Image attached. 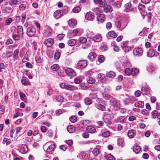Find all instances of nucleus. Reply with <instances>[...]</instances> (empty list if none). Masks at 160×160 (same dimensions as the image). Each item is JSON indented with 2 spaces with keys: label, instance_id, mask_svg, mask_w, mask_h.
<instances>
[{
  "label": "nucleus",
  "instance_id": "4",
  "mask_svg": "<svg viewBox=\"0 0 160 160\" xmlns=\"http://www.w3.org/2000/svg\"><path fill=\"white\" fill-rule=\"evenodd\" d=\"M87 65V62L86 60H80L78 63V67L80 68H83Z\"/></svg>",
  "mask_w": 160,
  "mask_h": 160
},
{
  "label": "nucleus",
  "instance_id": "55",
  "mask_svg": "<svg viewBox=\"0 0 160 160\" xmlns=\"http://www.w3.org/2000/svg\"><path fill=\"white\" fill-rule=\"evenodd\" d=\"M96 14H98L101 11L100 9L99 8H94L92 9Z\"/></svg>",
  "mask_w": 160,
  "mask_h": 160
},
{
  "label": "nucleus",
  "instance_id": "1",
  "mask_svg": "<svg viewBox=\"0 0 160 160\" xmlns=\"http://www.w3.org/2000/svg\"><path fill=\"white\" fill-rule=\"evenodd\" d=\"M36 32V29L33 27L31 26L27 28L26 33L28 36L31 37L34 35Z\"/></svg>",
  "mask_w": 160,
  "mask_h": 160
},
{
  "label": "nucleus",
  "instance_id": "2",
  "mask_svg": "<svg viewBox=\"0 0 160 160\" xmlns=\"http://www.w3.org/2000/svg\"><path fill=\"white\" fill-rule=\"evenodd\" d=\"M67 74L69 77L72 78L74 77L76 75V73L71 68H68L65 70Z\"/></svg>",
  "mask_w": 160,
  "mask_h": 160
},
{
  "label": "nucleus",
  "instance_id": "15",
  "mask_svg": "<svg viewBox=\"0 0 160 160\" xmlns=\"http://www.w3.org/2000/svg\"><path fill=\"white\" fill-rule=\"evenodd\" d=\"M17 32L21 36H22L23 35V28L22 26H19L17 27Z\"/></svg>",
  "mask_w": 160,
  "mask_h": 160
},
{
  "label": "nucleus",
  "instance_id": "60",
  "mask_svg": "<svg viewBox=\"0 0 160 160\" xmlns=\"http://www.w3.org/2000/svg\"><path fill=\"white\" fill-rule=\"evenodd\" d=\"M138 8L140 11H142V10L144 9L145 6L142 4H139L138 6Z\"/></svg>",
  "mask_w": 160,
  "mask_h": 160
},
{
  "label": "nucleus",
  "instance_id": "14",
  "mask_svg": "<svg viewBox=\"0 0 160 160\" xmlns=\"http://www.w3.org/2000/svg\"><path fill=\"white\" fill-rule=\"evenodd\" d=\"M87 131L91 133H94L96 131L95 128L92 126H88L86 128Z\"/></svg>",
  "mask_w": 160,
  "mask_h": 160
},
{
  "label": "nucleus",
  "instance_id": "43",
  "mask_svg": "<svg viewBox=\"0 0 160 160\" xmlns=\"http://www.w3.org/2000/svg\"><path fill=\"white\" fill-rule=\"evenodd\" d=\"M69 120L71 122H75L77 121V117L74 116H72L70 117Z\"/></svg>",
  "mask_w": 160,
  "mask_h": 160
},
{
  "label": "nucleus",
  "instance_id": "50",
  "mask_svg": "<svg viewBox=\"0 0 160 160\" xmlns=\"http://www.w3.org/2000/svg\"><path fill=\"white\" fill-rule=\"evenodd\" d=\"M103 97L105 98V99H107L111 97V96L108 93L106 92H104L102 94Z\"/></svg>",
  "mask_w": 160,
  "mask_h": 160
},
{
  "label": "nucleus",
  "instance_id": "49",
  "mask_svg": "<svg viewBox=\"0 0 160 160\" xmlns=\"http://www.w3.org/2000/svg\"><path fill=\"white\" fill-rule=\"evenodd\" d=\"M143 93L145 94L148 92V88L147 87H143L141 89Z\"/></svg>",
  "mask_w": 160,
  "mask_h": 160
},
{
  "label": "nucleus",
  "instance_id": "32",
  "mask_svg": "<svg viewBox=\"0 0 160 160\" xmlns=\"http://www.w3.org/2000/svg\"><path fill=\"white\" fill-rule=\"evenodd\" d=\"M132 73L131 74L133 76H135L138 73L139 70L136 68H133L131 69Z\"/></svg>",
  "mask_w": 160,
  "mask_h": 160
},
{
  "label": "nucleus",
  "instance_id": "45",
  "mask_svg": "<svg viewBox=\"0 0 160 160\" xmlns=\"http://www.w3.org/2000/svg\"><path fill=\"white\" fill-rule=\"evenodd\" d=\"M18 50H16L13 53V58L14 59H17L18 58Z\"/></svg>",
  "mask_w": 160,
  "mask_h": 160
},
{
  "label": "nucleus",
  "instance_id": "44",
  "mask_svg": "<svg viewBox=\"0 0 160 160\" xmlns=\"http://www.w3.org/2000/svg\"><path fill=\"white\" fill-rule=\"evenodd\" d=\"M158 114V112L156 110L153 111L151 113V117L153 119L156 118Z\"/></svg>",
  "mask_w": 160,
  "mask_h": 160
},
{
  "label": "nucleus",
  "instance_id": "33",
  "mask_svg": "<svg viewBox=\"0 0 160 160\" xmlns=\"http://www.w3.org/2000/svg\"><path fill=\"white\" fill-rule=\"evenodd\" d=\"M78 32V30L76 29L73 30L72 33H71L70 37L71 38L75 37Z\"/></svg>",
  "mask_w": 160,
  "mask_h": 160
},
{
  "label": "nucleus",
  "instance_id": "31",
  "mask_svg": "<svg viewBox=\"0 0 160 160\" xmlns=\"http://www.w3.org/2000/svg\"><path fill=\"white\" fill-rule=\"evenodd\" d=\"M59 68V65L57 64H54L51 67V68L52 70L54 71H57Z\"/></svg>",
  "mask_w": 160,
  "mask_h": 160
},
{
  "label": "nucleus",
  "instance_id": "20",
  "mask_svg": "<svg viewBox=\"0 0 160 160\" xmlns=\"http://www.w3.org/2000/svg\"><path fill=\"white\" fill-rule=\"evenodd\" d=\"M109 99H110V102L112 104V105L114 107H115V105L118 103L116 100L111 96Z\"/></svg>",
  "mask_w": 160,
  "mask_h": 160
},
{
  "label": "nucleus",
  "instance_id": "64",
  "mask_svg": "<svg viewBox=\"0 0 160 160\" xmlns=\"http://www.w3.org/2000/svg\"><path fill=\"white\" fill-rule=\"evenodd\" d=\"M124 141L122 139H119L118 140V144L119 146H122V144L123 143Z\"/></svg>",
  "mask_w": 160,
  "mask_h": 160
},
{
  "label": "nucleus",
  "instance_id": "3",
  "mask_svg": "<svg viewBox=\"0 0 160 160\" xmlns=\"http://www.w3.org/2000/svg\"><path fill=\"white\" fill-rule=\"evenodd\" d=\"M63 11L60 10L56 11L53 14L54 17L56 19H58L62 16Z\"/></svg>",
  "mask_w": 160,
  "mask_h": 160
},
{
  "label": "nucleus",
  "instance_id": "10",
  "mask_svg": "<svg viewBox=\"0 0 160 160\" xmlns=\"http://www.w3.org/2000/svg\"><path fill=\"white\" fill-rule=\"evenodd\" d=\"M97 78L99 81L102 80V79L103 80L102 81V83H104L106 81V78L104 76L103 74L102 73H99L97 76Z\"/></svg>",
  "mask_w": 160,
  "mask_h": 160
},
{
  "label": "nucleus",
  "instance_id": "25",
  "mask_svg": "<svg viewBox=\"0 0 160 160\" xmlns=\"http://www.w3.org/2000/svg\"><path fill=\"white\" fill-rule=\"evenodd\" d=\"M133 150L136 153H138L141 150V148L138 145L134 146L133 147Z\"/></svg>",
  "mask_w": 160,
  "mask_h": 160
},
{
  "label": "nucleus",
  "instance_id": "8",
  "mask_svg": "<svg viewBox=\"0 0 160 160\" xmlns=\"http://www.w3.org/2000/svg\"><path fill=\"white\" fill-rule=\"evenodd\" d=\"M105 16L103 14H100L97 17V20L101 23H102L105 20Z\"/></svg>",
  "mask_w": 160,
  "mask_h": 160
},
{
  "label": "nucleus",
  "instance_id": "51",
  "mask_svg": "<svg viewBox=\"0 0 160 160\" xmlns=\"http://www.w3.org/2000/svg\"><path fill=\"white\" fill-rule=\"evenodd\" d=\"M81 155L82 158L83 159H86L88 158V155L84 152H82L81 153Z\"/></svg>",
  "mask_w": 160,
  "mask_h": 160
},
{
  "label": "nucleus",
  "instance_id": "59",
  "mask_svg": "<svg viewBox=\"0 0 160 160\" xmlns=\"http://www.w3.org/2000/svg\"><path fill=\"white\" fill-rule=\"evenodd\" d=\"M125 117L120 116L118 118L117 120L118 122H122L125 120Z\"/></svg>",
  "mask_w": 160,
  "mask_h": 160
},
{
  "label": "nucleus",
  "instance_id": "26",
  "mask_svg": "<svg viewBox=\"0 0 160 160\" xmlns=\"http://www.w3.org/2000/svg\"><path fill=\"white\" fill-rule=\"evenodd\" d=\"M131 6V4L130 3H127L124 6V11L126 12H128L130 10V8Z\"/></svg>",
  "mask_w": 160,
  "mask_h": 160
},
{
  "label": "nucleus",
  "instance_id": "41",
  "mask_svg": "<svg viewBox=\"0 0 160 160\" xmlns=\"http://www.w3.org/2000/svg\"><path fill=\"white\" fill-rule=\"evenodd\" d=\"M81 10V8L79 7H75L72 9V11L75 13H77L79 12Z\"/></svg>",
  "mask_w": 160,
  "mask_h": 160
},
{
  "label": "nucleus",
  "instance_id": "54",
  "mask_svg": "<svg viewBox=\"0 0 160 160\" xmlns=\"http://www.w3.org/2000/svg\"><path fill=\"white\" fill-rule=\"evenodd\" d=\"M110 135V133L109 131H106L102 133V136L104 137H108Z\"/></svg>",
  "mask_w": 160,
  "mask_h": 160
},
{
  "label": "nucleus",
  "instance_id": "21",
  "mask_svg": "<svg viewBox=\"0 0 160 160\" xmlns=\"http://www.w3.org/2000/svg\"><path fill=\"white\" fill-rule=\"evenodd\" d=\"M135 105L137 107L142 108L144 106V103L141 101H137L135 103Z\"/></svg>",
  "mask_w": 160,
  "mask_h": 160
},
{
  "label": "nucleus",
  "instance_id": "6",
  "mask_svg": "<svg viewBox=\"0 0 160 160\" xmlns=\"http://www.w3.org/2000/svg\"><path fill=\"white\" fill-rule=\"evenodd\" d=\"M44 43L47 46L50 47L53 44V40L51 38H48L45 40Z\"/></svg>",
  "mask_w": 160,
  "mask_h": 160
},
{
  "label": "nucleus",
  "instance_id": "46",
  "mask_svg": "<svg viewBox=\"0 0 160 160\" xmlns=\"http://www.w3.org/2000/svg\"><path fill=\"white\" fill-rule=\"evenodd\" d=\"M20 36L18 34L17 35L16 34H14L12 35V37L13 39L15 40H18L20 39Z\"/></svg>",
  "mask_w": 160,
  "mask_h": 160
},
{
  "label": "nucleus",
  "instance_id": "63",
  "mask_svg": "<svg viewBox=\"0 0 160 160\" xmlns=\"http://www.w3.org/2000/svg\"><path fill=\"white\" fill-rule=\"evenodd\" d=\"M4 112V107L2 105L0 106V114L2 115Z\"/></svg>",
  "mask_w": 160,
  "mask_h": 160
},
{
  "label": "nucleus",
  "instance_id": "40",
  "mask_svg": "<svg viewBox=\"0 0 160 160\" xmlns=\"http://www.w3.org/2000/svg\"><path fill=\"white\" fill-rule=\"evenodd\" d=\"M121 47L123 49H124L125 52H126V46H127V42H122L120 44Z\"/></svg>",
  "mask_w": 160,
  "mask_h": 160
},
{
  "label": "nucleus",
  "instance_id": "19",
  "mask_svg": "<svg viewBox=\"0 0 160 160\" xmlns=\"http://www.w3.org/2000/svg\"><path fill=\"white\" fill-rule=\"evenodd\" d=\"M92 39L95 42H99L102 40V38L100 35H97L93 37Z\"/></svg>",
  "mask_w": 160,
  "mask_h": 160
},
{
  "label": "nucleus",
  "instance_id": "53",
  "mask_svg": "<svg viewBox=\"0 0 160 160\" xmlns=\"http://www.w3.org/2000/svg\"><path fill=\"white\" fill-rule=\"evenodd\" d=\"M79 40L81 43H85L87 41L86 38L84 37H80L79 39Z\"/></svg>",
  "mask_w": 160,
  "mask_h": 160
},
{
  "label": "nucleus",
  "instance_id": "37",
  "mask_svg": "<svg viewBox=\"0 0 160 160\" xmlns=\"http://www.w3.org/2000/svg\"><path fill=\"white\" fill-rule=\"evenodd\" d=\"M76 21L74 20H69L68 24L70 27L73 26L76 24Z\"/></svg>",
  "mask_w": 160,
  "mask_h": 160
},
{
  "label": "nucleus",
  "instance_id": "42",
  "mask_svg": "<svg viewBox=\"0 0 160 160\" xmlns=\"http://www.w3.org/2000/svg\"><path fill=\"white\" fill-rule=\"evenodd\" d=\"M76 89V88L73 86L69 85L68 84L66 89L67 90L72 91Z\"/></svg>",
  "mask_w": 160,
  "mask_h": 160
},
{
  "label": "nucleus",
  "instance_id": "28",
  "mask_svg": "<svg viewBox=\"0 0 160 160\" xmlns=\"http://www.w3.org/2000/svg\"><path fill=\"white\" fill-rule=\"evenodd\" d=\"M113 6L115 8H119L121 6L122 3L121 2L119 1H117L113 3Z\"/></svg>",
  "mask_w": 160,
  "mask_h": 160
},
{
  "label": "nucleus",
  "instance_id": "5",
  "mask_svg": "<svg viewBox=\"0 0 160 160\" xmlns=\"http://www.w3.org/2000/svg\"><path fill=\"white\" fill-rule=\"evenodd\" d=\"M97 57L95 53L94 52H91L89 53L88 56V59L91 61L95 60Z\"/></svg>",
  "mask_w": 160,
  "mask_h": 160
},
{
  "label": "nucleus",
  "instance_id": "22",
  "mask_svg": "<svg viewBox=\"0 0 160 160\" xmlns=\"http://www.w3.org/2000/svg\"><path fill=\"white\" fill-rule=\"evenodd\" d=\"M155 52L152 49H150L147 52V56L149 57H152L155 55Z\"/></svg>",
  "mask_w": 160,
  "mask_h": 160
},
{
  "label": "nucleus",
  "instance_id": "18",
  "mask_svg": "<svg viewBox=\"0 0 160 160\" xmlns=\"http://www.w3.org/2000/svg\"><path fill=\"white\" fill-rule=\"evenodd\" d=\"M94 2L96 4H98L101 7H103L105 5L104 0H94Z\"/></svg>",
  "mask_w": 160,
  "mask_h": 160
},
{
  "label": "nucleus",
  "instance_id": "38",
  "mask_svg": "<svg viewBox=\"0 0 160 160\" xmlns=\"http://www.w3.org/2000/svg\"><path fill=\"white\" fill-rule=\"evenodd\" d=\"M125 73L126 75L129 76L131 74L132 71L130 69L127 68L125 70Z\"/></svg>",
  "mask_w": 160,
  "mask_h": 160
},
{
  "label": "nucleus",
  "instance_id": "61",
  "mask_svg": "<svg viewBox=\"0 0 160 160\" xmlns=\"http://www.w3.org/2000/svg\"><path fill=\"white\" fill-rule=\"evenodd\" d=\"M122 65L125 68V67H129L130 66V64L127 62H124L122 64Z\"/></svg>",
  "mask_w": 160,
  "mask_h": 160
},
{
  "label": "nucleus",
  "instance_id": "27",
  "mask_svg": "<svg viewBox=\"0 0 160 160\" xmlns=\"http://www.w3.org/2000/svg\"><path fill=\"white\" fill-rule=\"evenodd\" d=\"M76 42V41L75 39H71L68 41V43L69 46H72L75 44Z\"/></svg>",
  "mask_w": 160,
  "mask_h": 160
},
{
  "label": "nucleus",
  "instance_id": "24",
  "mask_svg": "<svg viewBox=\"0 0 160 160\" xmlns=\"http://www.w3.org/2000/svg\"><path fill=\"white\" fill-rule=\"evenodd\" d=\"M18 2L19 1L18 0H10L9 4L13 7L16 5Z\"/></svg>",
  "mask_w": 160,
  "mask_h": 160
},
{
  "label": "nucleus",
  "instance_id": "56",
  "mask_svg": "<svg viewBox=\"0 0 160 160\" xmlns=\"http://www.w3.org/2000/svg\"><path fill=\"white\" fill-rule=\"evenodd\" d=\"M11 142V140L7 138H4L3 140V142L5 143H6V145H8L10 144Z\"/></svg>",
  "mask_w": 160,
  "mask_h": 160
},
{
  "label": "nucleus",
  "instance_id": "7",
  "mask_svg": "<svg viewBox=\"0 0 160 160\" xmlns=\"http://www.w3.org/2000/svg\"><path fill=\"white\" fill-rule=\"evenodd\" d=\"M94 17L93 13L91 12H88L85 15V18L88 20H90L93 18Z\"/></svg>",
  "mask_w": 160,
  "mask_h": 160
},
{
  "label": "nucleus",
  "instance_id": "62",
  "mask_svg": "<svg viewBox=\"0 0 160 160\" xmlns=\"http://www.w3.org/2000/svg\"><path fill=\"white\" fill-rule=\"evenodd\" d=\"M67 84L65 83H62L60 84V87L62 88L66 89Z\"/></svg>",
  "mask_w": 160,
  "mask_h": 160
},
{
  "label": "nucleus",
  "instance_id": "12",
  "mask_svg": "<svg viewBox=\"0 0 160 160\" xmlns=\"http://www.w3.org/2000/svg\"><path fill=\"white\" fill-rule=\"evenodd\" d=\"M44 31V33L46 35L49 36L51 34L52 30L50 27L46 26L45 27Z\"/></svg>",
  "mask_w": 160,
  "mask_h": 160
},
{
  "label": "nucleus",
  "instance_id": "30",
  "mask_svg": "<svg viewBox=\"0 0 160 160\" xmlns=\"http://www.w3.org/2000/svg\"><path fill=\"white\" fill-rule=\"evenodd\" d=\"M85 103L87 105H89L91 104L92 102V100L89 98H86L84 99Z\"/></svg>",
  "mask_w": 160,
  "mask_h": 160
},
{
  "label": "nucleus",
  "instance_id": "57",
  "mask_svg": "<svg viewBox=\"0 0 160 160\" xmlns=\"http://www.w3.org/2000/svg\"><path fill=\"white\" fill-rule=\"evenodd\" d=\"M104 60V56L102 55H100L98 57V61L100 62H102Z\"/></svg>",
  "mask_w": 160,
  "mask_h": 160
},
{
  "label": "nucleus",
  "instance_id": "23",
  "mask_svg": "<svg viewBox=\"0 0 160 160\" xmlns=\"http://www.w3.org/2000/svg\"><path fill=\"white\" fill-rule=\"evenodd\" d=\"M116 76V74L115 72L111 71L108 72L106 74V76L109 78H114Z\"/></svg>",
  "mask_w": 160,
  "mask_h": 160
},
{
  "label": "nucleus",
  "instance_id": "58",
  "mask_svg": "<svg viewBox=\"0 0 160 160\" xmlns=\"http://www.w3.org/2000/svg\"><path fill=\"white\" fill-rule=\"evenodd\" d=\"M60 53L59 52H56L54 54V58L55 59H58L60 57Z\"/></svg>",
  "mask_w": 160,
  "mask_h": 160
},
{
  "label": "nucleus",
  "instance_id": "52",
  "mask_svg": "<svg viewBox=\"0 0 160 160\" xmlns=\"http://www.w3.org/2000/svg\"><path fill=\"white\" fill-rule=\"evenodd\" d=\"M104 11L106 12H108L110 11L111 10V6L110 5H107L105 7L104 9Z\"/></svg>",
  "mask_w": 160,
  "mask_h": 160
},
{
  "label": "nucleus",
  "instance_id": "35",
  "mask_svg": "<svg viewBox=\"0 0 160 160\" xmlns=\"http://www.w3.org/2000/svg\"><path fill=\"white\" fill-rule=\"evenodd\" d=\"M105 157L107 160H114V157L111 154L105 155Z\"/></svg>",
  "mask_w": 160,
  "mask_h": 160
},
{
  "label": "nucleus",
  "instance_id": "36",
  "mask_svg": "<svg viewBox=\"0 0 160 160\" xmlns=\"http://www.w3.org/2000/svg\"><path fill=\"white\" fill-rule=\"evenodd\" d=\"M87 82L90 84H92L95 82V80L91 77H88L87 79Z\"/></svg>",
  "mask_w": 160,
  "mask_h": 160
},
{
  "label": "nucleus",
  "instance_id": "29",
  "mask_svg": "<svg viewBox=\"0 0 160 160\" xmlns=\"http://www.w3.org/2000/svg\"><path fill=\"white\" fill-rule=\"evenodd\" d=\"M108 35L110 37L113 38H115L117 36V34L113 31L109 32L108 33Z\"/></svg>",
  "mask_w": 160,
  "mask_h": 160
},
{
  "label": "nucleus",
  "instance_id": "39",
  "mask_svg": "<svg viewBox=\"0 0 160 160\" xmlns=\"http://www.w3.org/2000/svg\"><path fill=\"white\" fill-rule=\"evenodd\" d=\"M63 97L61 95H57L56 97V100L58 102H62L63 101Z\"/></svg>",
  "mask_w": 160,
  "mask_h": 160
},
{
  "label": "nucleus",
  "instance_id": "13",
  "mask_svg": "<svg viewBox=\"0 0 160 160\" xmlns=\"http://www.w3.org/2000/svg\"><path fill=\"white\" fill-rule=\"evenodd\" d=\"M21 152L22 153H26L28 151V148L26 145H22L20 149Z\"/></svg>",
  "mask_w": 160,
  "mask_h": 160
},
{
  "label": "nucleus",
  "instance_id": "34",
  "mask_svg": "<svg viewBox=\"0 0 160 160\" xmlns=\"http://www.w3.org/2000/svg\"><path fill=\"white\" fill-rule=\"evenodd\" d=\"M67 130L70 133H72L75 131L74 127L72 126H69L67 128Z\"/></svg>",
  "mask_w": 160,
  "mask_h": 160
},
{
  "label": "nucleus",
  "instance_id": "16",
  "mask_svg": "<svg viewBox=\"0 0 160 160\" xmlns=\"http://www.w3.org/2000/svg\"><path fill=\"white\" fill-rule=\"evenodd\" d=\"M95 106L98 109L102 111H104L106 109V108L105 106L100 104H96Z\"/></svg>",
  "mask_w": 160,
  "mask_h": 160
},
{
  "label": "nucleus",
  "instance_id": "48",
  "mask_svg": "<svg viewBox=\"0 0 160 160\" xmlns=\"http://www.w3.org/2000/svg\"><path fill=\"white\" fill-rule=\"evenodd\" d=\"M82 81L81 78L79 77H77L74 79V82L76 84L80 83Z\"/></svg>",
  "mask_w": 160,
  "mask_h": 160
},
{
  "label": "nucleus",
  "instance_id": "11",
  "mask_svg": "<svg viewBox=\"0 0 160 160\" xmlns=\"http://www.w3.org/2000/svg\"><path fill=\"white\" fill-rule=\"evenodd\" d=\"M136 132L135 130H131L128 133V135L130 138H133L135 135Z\"/></svg>",
  "mask_w": 160,
  "mask_h": 160
},
{
  "label": "nucleus",
  "instance_id": "17",
  "mask_svg": "<svg viewBox=\"0 0 160 160\" xmlns=\"http://www.w3.org/2000/svg\"><path fill=\"white\" fill-rule=\"evenodd\" d=\"M55 148L54 144L50 145L46 150V151L48 152H50L54 151Z\"/></svg>",
  "mask_w": 160,
  "mask_h": 160
},
{
  "label": "nucleus",
  "instance_id": "47",
  "mask_svg": "<svg viewBox=\"0 0 160 160\" xmlns=\"http://www.w3.org/2000/svg\"><path fill=\"white\" fill-rule=\"evenodd\" d=\"M99 150L98 148H95L92 151V153L95 156H97L99 153Z\"/></svg>",
  "mask_w": 160,
  "mask_h": 160
},
{
  "label": "nucleus",
  "instance_id": "9",
  "mask_svg": "<svg viewBox=\"0 0 160 160\" xmlns=\"http://www.w3.org/2000/svg\"><path fill=\"white\" fill-rule=\"evenodd\" d=\"M133 53L136 55H141L142 53V51L140 48H137L134 49Z\"/></svg>",
  "mask_w": 160,
  "mask_h": 160
}]
</instances>
